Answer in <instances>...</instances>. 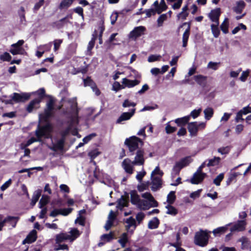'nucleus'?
Here are the masks:
<instances>
[{
	"mask_svg": "<svg viewBox=\"0 0 251 251\" xmlns=\"http://www.w3.org/2000/svg\"><path fill=\"white\" fill-rule=\"evenodd\" d=\"M142 197L147 200H141L137 207L141 210H148L151 207H157L158 202L154 200L150 193H145L142 195Z\"/></svg>",
	"mask_w": 251,
	"mask_h": 251,
	"instance_id": "f257e3e1",
	"label": "nucleus"
},
{
	"mask_svg": "<svg viewBox=\"0 0 251 251\" xmlns=\"http://www.w3.org/2000/svg\"><path fill=\"white\" fill-rule=\"evenodd\" d=\"M163 175V172L160 170L159 167L157 166L151 173V190L156 191L161 187L162 179L161 177Z\"/></svg>",
	"mask_w": 251,
	"mask_h": 251,
	"instance_id": "f03ea898",
	"label": "nucleus"
},
{
	"mask_svg": "<svg viewBox=\"0 0 251 251\" xmlns=\"http://www.w3.org/2000/svg\"><path fill=\"white\" fill-rule=\"evenodd\" d=\"M74 104L72 105V108L73 109V113L70 117V119L69 123V126L68 127L64 130L61 132V135L62 138L65 139V137L70 132V130L75 125L78 123V110L76 108V103L75 100H73Z\"/></svg>",
	"mask_w": 251,
	"mask_h": 251,
	"instance_id": "7ed1b4c3",
	"label": "nucleus"
},
{
	"mask_svg": "<svg viewBox=\"0 0 251 251\" xmlns=\"http://www.w3.org/2000/svg\"><path fill=\"white\" fill-rule=\"evenodd\" d=\"M52 130V127L50 124H47L43 126L38 125L37 128L35 131V135L38 139L42 141V138L49 139L51 138V133Z\"/></svg>",
	"mask_w": 251,
	"mask_h": 251,
	"instance_id": "20e7f679",
	"label": "nucleus"
},
{
	"mask_svg": "<svg viewBox=\"0 0 251 251\" xmlns=\"http://www.w3.org/2000/svg\"><path fill=\"white\" fill-rule=\"evenodd\" d=\"M125 143L127 146L130 155H133L135 151L140 150V148L143 145V141L136 136H132L126 139Z\"/></svg>",
	"mask_w": 251,
	"mask_h": 251,
	"instance_id": "39448f33",
	"label": "nucleus"
},
{
	"mask_svg": "<svg viewBox=\"0 0 251 251\" xmlns=\"http://www.w3.org/2000/svg\"><path fill=\"white\" fill-rule=\"evenodd\" d=\"M167 6L164 0H161L160 4L158 0H155L151 8L146 10L147 16H154L156 14H160L166 10Z\"/></svg>",
	"mask_w": 251,
	"mask_h": 251,
	"instance_id": "423d86ee",
	"label": "nucleus"
},
{
	"mask_svg": "<svg viewBox=\"0 0 251 251\" xmlns=\"http://www.w3.org/2000/svg\"><path fill=\"white\" fill-rule=\"evenodd\" d=\"M210 231L201 230L195 233L194 243L196 245L201 247L205 246L208 242V233Z\"/></svg>",
	"mask_w": 251,
	"mask_h": 251,
	"instance_id": "0eeeda50",
	"label": "nucleus"
},
{
	"mask_svg": "<svg viewBox=\"0 0 251 251\" xmlns=\"http://www.w3.org/2000/svg\"><path fill=\"white\" fill-rule=\"evenodd\" d=\"M192 161V159L191 157L187 156L182 158L179 161L176 162L173 167L172 175L173 176L178 175L181 169L188 165Z\"/></svg>",
	"mask_w": 251,
	"mask_h": 251,
	"instance_id": "6e6552de",
	"label": "nucleus"
},
{
	"mask_svg": "<svg viewBox=\"0 0 251 251\" xmlns=\"http://www.w3.org/2000/svg\"><path fill=\"white\" fill-rule=\"evenodd\" d=\"M30 94L28 93H14L11 96V98L16 103L24 102L30 98Z\"/></svg>",
	"mask_w": 251,
	"mask_h": 251,
	"instance_id": "1a4fd4ad",
	"label": "nucleus"
},
{
	"mask_svg": "<svg viewBox=\"0 0 251 251\" xmlns=\"http://www.w3.org/2000/svg\"><path fill=\"white\" fill-rule=\"evenodd\" d=\"M146 28L144 26H139L135 27L128 34V38L132 40H135L137 38L144 34Z\"/></svg>",
	"mask_w": 251,
	"mask_h": 251,
	"instance_id": "9d476101",
	"label": "nucleus"
},
{
	"mask_svg": "<svg viewBox=\"0 0 251 251\" xmlns=\"http://www.w3.org/2000/svg\"><path fill=\"white\" fill-rule=\"evenodd\" d=\"M144 151L143 150H138L135 153L133 164L135 165H143L145 162Z\"/></svg>",
	"mask_w": 251,
	"mask_h": 251,
	"instance_id": "9b49d317",
	"label": "nucleus"
},
{
	"mask_svg": "<svg viewBox=\"0 0 251 251\" xmlns=\"http://www.w3.org/2000/svg\"><path fill=\"white\" fill-rule=\"evenodd\" d=\"M133 161H131L129 158L125 159L122 163V166L125 172L129 174H132L133 173Z\"/></svg>",
	"mask_w": 251,
	"mask_h": 251,
	"instance_id": "f8f14e48",
	"label": "nucleus"
},
{
	"mask_svg": "<svg viewBox=\"0 0 251 251\" xmlns=\"http://www.w3.org/2000/svg\"><path fill=\"white\" fill-rule=\"evenodd\" d=\"M126 229L127 231L130 234H132L136 227L135 220L132 217H130L126 220Z\"/></svg>",
	"mask_w": 251,
	"mask_h": 251,
	"instance_id": "ddd939ff",
	"label": "nucleus"
},
{
	"mask_svg": "<svg viewBox=\"0 0 251 251\" xmlns=\"http://www.w3.org/2000/svg\"><path fill=\"white\" fill-rule=\"evenodd\" d=\"M135 112V108L131 109L128 112H124L117 120V124H121L123 121L130 119Z\"/></svg>",
	"mask_w": 251,
	"mask_h": 251,
	"instance_id": "4468645a",
	"label": "nucleus"
},
{
	"mask_svg": "<svg viewBox=\"0 0 251 251\" xmlns=\"http://www.w3.org/2000/svg\"><path fill=\"white\" fill-rule=\"evenodd\" d=\"M206 176V174L203 173H198L196 172L193 175L191 179V182L192 184H198L201 183Z\"/></svg>",
	"mask_w": 251,
	"mask_h": 251,
	"instance_id": "2eb2a0df",
	"label": "nucleus"
},
{
	"mask_svg": "<svg viewBox=\"0 0 251 251\" xmlns=\"http://www.w3.org/2000/svg\"><path fill=\"white\" fill-rule=\"evenodd\" d=\"M188 25L187 28L185 29L184 32L182 36V47H186L187 45V41L189 39V35H190V25L189 24L187 23H184L182 24V25L180 26V27H182L184 25Z\"/></svg>",
	"mask_w": 251,
	"mask_h": 251,
	"instance_id": "dca6fc26",
	"label": "nucleus"
},
{
	"mask_svg": "<svg viewBox=\"0 0 251 251\" xmlns=\"http://www.w3.org/2000/svg\"><path fill=\"white\" fill-rule=\"evenodd\" d=\"M246 225V222L245 220L238 221L236 224H235L233 226L230 228L231 232L237 231H242L245 229V226Z\"/></svg>",
	"mask_w": 251,
	"mask_h": 251,
	"instance_id": "f3484780",
	"label": "nucleus"
},
{
	"mask_svg": "<svg viewBox=\"0 0 251 251\" xmlns=\"http://www.w3.org/2000/svg\"><path fill=\"white\" fill-rule=\"evenodd\" d=\"M116 214L113 212V211L111 210L110 211L108 216V220L104 226V228L106 230H108L112 226L113 222L116 219Z\"/></svg>",
	"mask_w": 251,
	"mask_h": 251,
	"instance_id": "a211bd4d",
	"label": "nucleus"
},
{
	"mask_svg": "<svg viewBox=\"0 0 251 251\" xmlns=\"http://www.w3.org/2000/svg\"><path fill=\"white\" fill-rule=\"evenodd\" d=\"M122 83L124 85V87L131 88L138 85L140 83V81L137 79L132 80L126 78H124L122 79Z\"/></svg>",
	"mask_w": 251,
	"mask_h": 251,
	"instance_id": "6ab92c4d",
	"label": "nucleus"
},
{
	"mask_svg": "<svg viewBox=\"0 0 251 251\" xmlns=\"http://www.w3.org/2000/svg\"><path fill=\"white\" fill-rule=\"evenodd\" d=\"M37 232L35 230H32L30 233L27 236L26 238L23 240V244L26 243L30 244L34 242L37 238L36 236Z\"/></svg>",
	"mask_w": 251,
	"mask_h": 251,
	"instance_id": "aec40b11",
	"label": "nucleus"
},
{
	"mask_svg": "<svg viewBox=\"0 0 251 251\" xmlns=\"http://www.w3.org/2000/svg\"><path fill=\"white\" fill-rule=\"evenodd\" d=\"M65 139L61 138L58 140L56 143L53 144V146L50 149L53 151H61L64 148Z\"/></svg>",
	"mask_w": 251,
	"mask_h": 251,
	"instance_id": "412c9836",
	"label": "nucleus"
},
{
	"mask_svg": "<svg viewBox=\"0 0 251 251\" xmlns=\"http://www.w3.org/2000/svg\"><path fill=\"white\" fill-rule=\"evenodd\" d=\"M40 101V99H35L31 100L26 107V110L28 112L30 113L34 109L37 108Z\"/></svg>",
	"mask_w": 251,
	"mask_h": 251,
	"instance_id": "4be33fe9",
	"label": "nucleus"
},
{
	"mask_svg": "<svg viewBox=\"0 0 251 251\" xmlns=\"http://www.w3.org/2000/svg\"><path fill=\"white\" fill-rule=\"evenodd\" d=\"M188 129L190 135L196 136L198 131V123L197 122H191L188 124Z\"/></svg>",
	"mask_w": 251,
	"mask_h": 251,
	"instance_id": "5701e85b",
	"label": "nucleus"
},
{
	"mask_svg": "<svg viewBox=\"0 0 251 251\" xmlns=\"http://www.w3.org/2000/svg\"><path fill=\"white\" fill-rule=\"evenodd\" d=\"M68 234L70 236V241L72 242L80 236L81 233L77 228H72Z\"/></svg>",
	"mask_w": 251,
	"mask_h": 251,
	"instance_id": "b1692460",
	"label": "nucleus"
},
{
	"mask_svg": "<svg viewBox=\"0 0 251 251\" xmlns=\"http://www.w3.org/2000/svg\"><path fill=\"white\" fill-rule=\"evenodd\" d=\"M246 3L243 0H239L236 2V5L233 8V11L236 14H241L243 9L245 8Z\"/></svg>",
	"mask_w": 251,
	"mask_h": 251,
	"instance_id": "393cba45",
	"label": "nucleus"
},
{
	"mask_svg": "<svg viewBox=\"0 0 251 251\" xmlns=\"http://www.w3.org/2000/svg\"><path fill=\"white\" fill-rule=\"evenodd\" d=\"M241 243V249L243 250H247L251 248V242L249 239L246 237H242L238 240Z\"/></svg>",
	"mask_w": 251,
	"mask_h": 251,
	"instance_id": "a878e982",
	"label": "nucleus"
},
{
	"mask_svg": "<svg viewBox=\"0 0 251 251\" xmlns=\"http://www.w3.org/2000/svg\"><path fill=\"white\" fill-rule=\"evenodd\" d=\"M65 240L70 241V236L67 233H61L57 234L55 237V242L56 244H59Z\"/></svg>",
	"mask_w": 251,
	"mask_h": 251,
	"instance_id": "bb28decb",
	"label": "nucleus"
},
{
	"mask_svg": "<svg viewBox=\"0 0 251 251\" xmlns=\"http://www.w3.org/2000/svg\"><path fill=\"white\" fill-rule=\"evenodd\" d=\"M194 79L196 82L201 86H204L206 84L207 77L201 75L194 76Z\"/></svg>",
	"mask_w": 251,
	"mask_h": 251,
	"instance_id": "cd10ccee",
	"label": "nucleus"
},
{
	"mask_svg": "<svg viewBox=\"0 0 251 251\" xmlns=\"http://www.w3.org/2000/svg\"><path fill=\"white\" fill-rule=\"evenodd\" d=\"M97 38V32L95 30L92 34V37L91 41L89 42L87 47V51H91L92 49L94 48L95 45V41Z\"/></svg>",
	"mask_w": 251,
	"mask_h": 251,
	"instance_id": "c85d7f7f",
	"label": "nucleus"
},
{
	"mask_svg": "<svg viewBox=\"0 0 251 251\" xmlns=\"http://www.w3.org/2000/svg\"><path fill=\"white\" fill-rule=\"evenodd\" d=\"M41 192L42 191L41 190H38L34 193L30 203L32 206H34L37 201H38L40 197L41 196Z\"/></svg>",
	"mask_w": 251,
	"mask_h": 251,
	"instance_id": "c756f323",
	"label": "nucleus"
},
{
	"mask_svg": "<svg viewBox=\"0 0 251 251\" xmlns=\"http://www.w3.org/2000/svg\"><path fill=\"white\" fill-rule=\"evenodd\" d=\"M159 221L156 217L153 218L148 223V228L150 229H155L158 227Z\"/></svg>",
	"mask_w": 251,
	"mask_h": 251,
	"instance_id": "7c9ffc66",
	"label": "nucleus"
},
{
	"mask_svg": "<svg viewBox=\"0 0 251 251\" xmlns=\"http://www.w3.org/2000/svg\"><path fill=\"white\" fill-rule=\"evenodd\" d=\"M128 239L127 237V233L124 232L121 235L118 242L120 244L123 248L125 247L126 243L128 242Z\"/></svg>",
	"mask_w": 251,
	"mask_h": 251,
	"instance_id": "2f4dec72",
	"label": "nucleus"
},
{
	"mask_svg": "<svg viewBox=\"0 0 251 251\" xmlns=\"http://www.w3.org/2000/svg\"><path fill=\"white\" fill-rule=\"evenodd\" d=\"M190 120V116H185L175 120V123L178 126H183L187 124Z\"/></svg>",
	"mask_w": 251,
	"mask_h": 251,
	"instance_id": "473e14b6",
	"label": "nucleus"
},
{
	"mask_svg": "<svg viewBox=\"0 0 251 251\" xmlns=\"http://www.w3.org/2000/svg\"><path fill=\"white\" fill-rule=\"evenodd\" d=\"M131 196V201L132 204L136 205L138 204L139 201L141 199L139 198V196L137 195L136 192H132L130 193Z\"/></svg>",
	"mask_w": 251,
	"mask_h": 251,
	"instance_id": "72a5a7b5",
	"label": "nucleus"
},
{
	"mask_svg": "<svg viewBox=\"0 0 251 251\" xmlns=\"http://www.w3.org/2000/svg\"><path fill=\"white\" fill-rule=\"evenodd\" d=\"M227 226H225L219 227L216 229H215L213 230L212 232L215 236H216L219 235H221L225 233L227 230Z\"/></svg>",
	"mask_w": 251,
	"mask_h": 251,
	"instance_id": "f704fd0d",
	"label": "nucleus"
},
{
	"mask_svg": "<svg viewBox=\"0 0 251 251\" xmlns=\"http://www.w3.org/2000/svg\"><path fill=\"white\" fill-rule=\"evenodd\" d=\"M171 204H169L166 206V208L167 209L166 213L167 214L175 216L178 213L177 210Z\"/></svg>",
	"mask_w": 251,
	"mask_h": 251,
	"instance_id": "c9c22d12",
	"label": "nucleus"
},
{
	"mask_svg": "<svg viewBox=\"0 0 251 251\" xmlns=\"http://www.w3.org/2000/svg\"><path fill=\"white\" fill-rule=\"evenodd\" d=\"M127 201L126 199L123 196H122L121 198L118 201V204L117 207L120 210H122L125 206H127Z\"/></svg>",
	"mask_w": 251,
	"mask_h": 251,
	"instance_id": "e433bc0d",
	"label": "nucleus"
},
{
	"mask_svg": "<svg viewBox=\"0 0 251 251\" xmlns=\"http://www.w3.org/2000/svg\"><path fill=\"white\" fill-rule=\"evenodd\" d=\"M73 1L74 0H62L59 5V8L61 9L68 8Z\"/></svg>",
	"mask_w": 251,
	"mask_h": 251,
	"instance_id": "4c0bfd02",
	"label": "nucleus"
},
{
	"mask_svg": "<svg viewBox=\"0 0 251 251\" xmlns=\"http://www.w3.org/2000/svg\"><path fill=\"white\" fill-rule=\"evenodd\" d=\"M203 113L204 114L205 119L207 120H209L213 116L214 111L212 108L207 107L204 110Z\"/></svg>",
	"mask_w": 251,
	"mask_h": 251,
	"instance_id": "58836bf2",
	"label": "nucleus"
},
{
	"mask_svg": "<svg viewBox=\"0 0 251 251\" xmlns=\"http://www.w3.org/2000/svg\"><path fill=\"white\" fill-rule=\"evenodd\" d=\"M50 197L46 195H43L40 200L39 205V208H42L43 206L46 205L49 201Z\"/></svg>",
	"mask_w": 251,
	"mask_h": 251,
	"instance_id": "ea45409f",
	"label": "nucleus"
},
{
	"mask_svg": "<svg viewBox=\"0 0 251 251\" xmlns=\"http://www.w3.org/2000/svg\"><path fill=\"white\" fill-rule=\"evenodd\" d=\"M135 7L136 5L134 4L127 5L126 7H125L121 11V14L122 15H125L126 14H130L131 11L135 8Z\"/></svg>",
	"mask_w": 251,
	"mask_h": 251,
	"instance_id": "a19ab883",
	"label": "nucleus"
},
{
	"mask_svg": "<svg viewBox=\"0 0 251 251\" xmlns=\"http://www.w3.org/2000/svg\"><path fill=\"white\" fill-rule=\"evenodd\" d=\"M220 160L221 158L219 157H214L213 158L208 160L207 166L208 167L216 166L219 164Z\"/></svg>",
	"mask_w": 251,
	"mask_h": 251,
	"instance_id": "79ce46f5",
	"label": "nucleus"
},
{
	"mask_svg": "<svg viewBox=\"0 0 251 251\" xmlns=\"http://www.w3.org/2000/svg\"><path fill=\"white\" fill-rule=\"evenodd\" d=\"M231 149V147L230 146H227L226 147H222L221 148H219L217 151L219 153L222 155L227 154H228L230 150Z\"/></svg>",
	"mask_w": 251,
	"mask_h": 251,
	"instance_id": "37998d69",
	"label": "nucleus"
},
{
	"mask_svg": "<svg viewBox=\"0 0 251 251\" xmlns=\"http://www.w3.org/2000/svg\"><path fill=\"white\" fill-rule=\"evenodd\" d=\"M228 21L227 18H225L223 22L221 25V29L222 31L225 33H228Z\"/></svg>",
	"mask_w": 251,
	"mask_h": 251,
	"instance_id": "c03bdc74",
	"label": "nucleus"
},
{
	"mask_svg": "<svg viewBox=\"0 0 251 251\" xmlns=\"http://www.w3.org/2000/svg\"><path fill=\"white\" fill-rule=\"evenodd\" d=\"M83 82L84 86H90L93 90H94L95 84L89 77H87L86 79H84Z\"/></svg>",
	"mask_w": 251,
	"mask_h": 251,
	"instance_id": "a18cd8bd",
	"label": "nucleus"
},
{
	"mask_svg": "<svg viewBox=\"0 0 251 251\" xmlns=\"http://www.w3.org/2000/svg\"><path fill=\"white\" fill-rule=\"evenodd\" d=\"M52 110H50L47 109L45 110V113L43 115H39V119H43L45 120H47L51 116L52 114Z\"/></svg>",
	"mask_w": 251,
	"mask_h": 251,
	"instance_id": "49530a36",
	"label": "nucleus"
},
{
	"mask_svg": "<svg viewBox=\"0 0 251 251\" xmlns=\"http://www.w3.org/2000/svg\"><path fill=\"white\" fill-rule=\"evenodd\" d=\"M217 25L212 24L211 25L212 32L215 38H217L220 34V30Z\"/></svg>",
	"mask_w": 251,
	"mask_h": 251,
	"instance_id": "de8ad7c7",
	"label": "nucleus"
},
{
	"mask_svg": "<svg viewBox=\"0 0 251 251\" xmlns=\"http://www.w3.org/2000/svg\"><path fill=\"white\" fill-rule=\"evenodd\" d=\"M6 218H11L9 221H7L6 223H9L12 227H15L19 218L18 217L8 216Z\"/></svg>",
	"mask_w": 251,
	"mask_h": 251,
	"instance_id": "09e8293b",
	"label": "nucleus"
},
{
	"mask_svg": "<svg viewBox=\"0 0 251 251\" xmlns=\"http://www.w3.org/2000/svg\"><path fill=\"white\" fill-rule=\"evenodd\" d=\"M176 200L175 192L171 191L167 196V202L169 204H173Z\"/></svg>",
	"mask_w": 251,
	"mask_h": 251,
	"instance_id": "8fccbe9b",
	"label": "nucleus"
},
{
	"mask_svg": "<svg viewBox=\"0 0 251 251\" xmlns=\"http://www.w3.org/2000/svg\"><path fill=\"white\" fill-rule=\"evenodd\" d=\"M220 65V62H215L210 61L207 64V68L213 70H217Z\"/></svg>",
	"mask_w": 251,
	"mask_h": 251,
	"instance_id": "3c124183",
	"label": "nucleus"
},
{
	"mask_svg": "<svg viewBox=\"0 0 251 251\" xmlns=\"http://www.w3.org/2000/svg\"><path fill=\"white\" fill-rule=\"evenodd\" d=\"M24 49L19 47H12L10 50V52L13 55L22 54Z\"/></svg>",
	"mask_w": 251,
	"mask_h": 251,
	"instance_id": "603ef678",
	"label": "nucleus"
},
{
	"mask_svg": "<svg viewBox=\"0 0 251 251\" xmlns=\"http://www.w3.org/2000/svg\"><path fill=\"white\" fill-rule=\"evenodd\" d=\"M241 29L245 30L247 29L246 26L243 24H240L238 26L235 27L232 31V33L233 34H236L238 32H239Z\"/></svg>",
	"mask_w": 251,
	"mask_h": 251,
	"instance_id": "864d4df0",
	"label": "nucleus"
},
{
	"mask_svg": "<svg viewBox=\"0 0 251 251\" xmlns=\"http://www.w3.org/2000/svg\"><path fill=\"white\" fill-rule=\"evenodd\" d=\"M224 175L223 173L219 174L217 177L214 179L213 182L217 186L220 185L221 181L223 179Z\"/></svg>",
	"mask_w": 251,
	"mask_h": 251,
	"instance_id": "5fc2aeb1",
	"label": "nucleus"
},
{
	"mask_svg": "<svg viewBox=\"0 0 251 251\" xmlns=\"http://www.w3.org/2000/svg\"><path fill=\"white\" fill-rule=\"evenodd\" d=\"M52 46V43L50 42L48 44L40 45L37 47L38 50H45V51H49Z\"/></svg>",
	"mask_w": 251,
	"mask_h": 251,
	"instance_id": "6e6d98bb",
	"label": "nucleus"
},
{
	"mask_svg": "<svg viewBox=\"0 0 251 251\" xmlns=\"http://www.w3.org/2000/svg\"><path fill=\"white\" fill-rule=\"evenodd\" d=\"M10 54L7 52H4L0 55V59L3 61H9L11 59Z\"/></svg>",
	"mask_w": 251,
	"mask_h": 251,
	"instance_id": "4d7b16f0",
	"label": "nucleus"
},
{
	"mask_svg": "<svg viewBox=\"0 0 251 251\" xmlns=\"http://www.w3.org/2000/svg\"><path fill=\"white\" fill-rule=\"evenodd\" d=\"M66 22V18H63L53 23V26L57 28H61Z\"/></svg>",
	"mask_w": 251,
	"mask_h": 251,
	"instance_id": "13d9d810",
	"label": "nucleus"
},
{
	"mask_svg": "<svg viewBox=\"0 0 251 251\" xmlns=\"http://www.w3.org/2000/svg\"><path fill=\"white\" fill-rule=\"evenodd\" d=\"M113 239V235L111 233L103 234L101 236V240L105 242H109Z\"/></svg>",
	"mask_w": 251,
	"mask_h": 251,
	"instance_id": "bf43d9fd",
	"label": "nucleus"
},
{
	"mask_svg": "<svg viewBox=\"0 0 251 251\" xmlns=\"http://www.w3.org/2000/svg\"><path fill=\"white\" fill-rule=\"evenodd\" d=\"M249 73H250L249 70H247L246 71L243 72L240 78H239L240 80L242 82H245L246 80V79L249 75Z\"/></svg>",
	"mask_w": 251,
	"mask_h": 251,
	"instance_id": "052dcab7",
	"label": "nucleus"
},
{
	"mask_svg": "<svg viewBox=\"0 0 251 251\" xmlns=\"http://www.w3.org/2000/svg\"><path fill=\"white\" fill-rule=\"evenodd\" d=\"M72 210L73 208H72L60 209V214L63 216H67L70 213H71Z\"/></svg>",
	"mask_w": 251,
	"mask_h": 251,
	"instance_id": "680f3d73",
	"label": "nucleus"
},
{
	"mask_svg": "<svg viewBox=\"0 0 251 251\" xmlns=\"http://www.w3.org/2000/svg\"><path fill=\"white\" fill-rule=\"evenodd\" d=\"M136 105V103L130 101L128 100H126L123 103L122 106L124 107H134Z\"/></svg>",
	"mask_w": 251,
	"mask_h": 251,
	"instance_id": "e2e57ef3",
	"label": "nucleus"
},
{
	"mask_svg": "<svg viewBox=\"0 0 251 251\" xmlns=\"http://www.w3.org/2000/svg\"><path fill=\"white\" fill-rule=\"evenodd\" d=\"M221 13L220 8H216L213 9L208 14V16H220Z\"/></svg>",
	"mask_w": 251,
	"mask_h": 251,
	"instance_id": "0e129e2a",
	"label": "nucleus"
},
{
	"mask_svg": "<svg viewBox=\"0 0 251 251\" xmlns=\"http://www.w3.org/2000/svg\"><path fill=\"white\" fill-rule=\"evenodd\" d=\"M146 172L143 169L142 171L137 172L136 178L139 182H141L143 177L146 175Z\"/></svg>",
	"mask_w": 251,
	"mask_h": 251,
	"instance_id": "69168bd1",
	"label": "nucleus"
},
{
	"mask_svg": "<svg viewBox=\"0 0 251 251\" xmlns=\"http://www.w3.org/2000/svg\"><path fill=\"white\" fill-rule=\"evenodd\" d=\"M62 43V40L61 39H56L53 41L54 50L55 51L59 49L60 46Z\"/></svg>",
	"mask_w": 251,
	"mask_h": 251,
	"instance_id": "338daca9",
	"label": "nucleus"
},
{
	"mask_svg": "<svg viewBox=\"0 0 251 251\" xmlns=\"http://www.w3.org/2000/svg\"><path fill=\"white\" fill-rule=\"evenodd\" d=\"M100 152L96 149L90 151L88 153V155L91 159H94L98 156Z\"/></svg>",
	"mask_w": 251,
	"mask_h": 251,
	"instance_id": "774afa93",
	"label": "nucleus"
}]
</instances>
